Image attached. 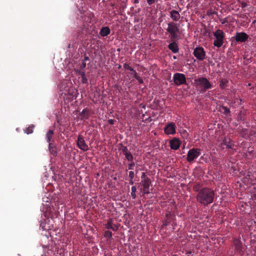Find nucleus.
Listing matches in <instances>:
<instances>
[{
	"label": "nucleus",
	"instance_id": "nucleus-35",
	"mask_svg": "<svg viewBox=\"0 0 256 256\" xmlns=\"http://www.w3.org/2000/svg\"><path fill=\"white\" fill-rule=\"evenodd\" d=\"M132 72L130 74L132 75L135 78L138 77V76L136 71L133 68V70H131Z\"/></svg>",
	"mask_w": 256,
	"mask_h": 256
},
{
	"label": "nucleus",
	"instance_id": "nucleus-36",
	"mask_svg": "<svg viewBox=\"0 0 256 256\" xmlns=\"http://www.w3.org/2000/svg\"><path fill=\"white\" fill-rule=\"evenodd\" d=\"M144 194H148L150 193V188H143Z\"/></svg>",
	"mask_w": 256,
	"mask_h": 256
},
{
	"label": "nucleus",
	"instance_id": "nucleus-26",
	"mask_svg": "<svg viewBox=\"0 0 256 256\" xmlns=\"http://www.w3.org/2000/svg\"><path fill=\"white\" fill-rule=\"evenodd\" d=\"M34 127V125L33 124L24 130L25 132L27 134H30L32 133Z\"/></svg>",
	"mask_w": 256,
	"mask_h": 256
},
{
	"label": "nucleus",
	"instance_id": "nucleus-30",
	"mask_svg": "<svg viewBox=\"0 0 256 256\" xmlns=\"http://www.w3.org/2000/svg\"><path fill=\"white\" fill-rule=\"evenodd\" d=\"M206 14L208 16L218 15V12L212 10H208L206 12Z\"/></svg>",
	"mask_w": 256,
	"mask_h": 256
},
{
	"label": "nucleus",
	"instance_id": "nucleus-32",
	"mask_svg": "<svg viewBox=\"0 0 256 256\" xmlns=\"http://www.w3.org/2000/svg\"><path fill=\"white\" fill-rule=\"evenodd\" d=\"M130 162L128 164V170H132L134 168V160L132 161H129Z\"/></svg>",
	"mask_w": 256,
	"mask_h": 256
},
{
	"label": "nucleus",
	"instance_id": "nucleus-27",
	"mask_svg": "<svg viewBox=\"0 0 256 256\" xmlns=\"http://www.w3.org/2000/svg\"><path fill=\"white\" fill-rule=\"evenodd\" d=\"M136 188L135 186H132V192H131V196L133 199H135L136 198Z\"/></svg>",
	"mask_w": 256,
	"mask_h": 256
},
{
	"label": "nucleus",
	"instance_id": "nucleus-23",
	"mask_svg": "<svg viewBox=\"0 0 256 256\" xmlns=\"http://www.w3.org/2000/svg\"><path fill=\"white\" fill-rule=\"evenodd\" d=\"M54 134V131L51 130H49L48 132L46 134V141L48 142H50L51 139L52 138Z\"/></svg>",
	"mask_w": 256,
	"mask_h": 256
},
{
	"label": "nucleus",
	"instance_id": "nucleus-18",
	"mask_svg": "<svg viewBox=\"0 0 256 256\" xmlns=\"http://www.w3.org/2000/svg\"><path fill=\"white\" fill-rule=\"evenodd\" d=\"M166 219L164 220L163 222V226H167L170 222H171L172 220H173V217L170 214H166Z\"/></svg>",
	"mask_w": 256,
	"mask_h": 256
},
{
	"label": "nucleus",
	"instance_id": "nucleus-34",
	"mask_svg": "<svg viewBox=\"0 0 256 256\" xmlns=\"http://www.w3.org/2000/svg\"><path fill=\"white\" fill-rule=\"evenodd\" d=\"M124 68L126 70H129L130 71L133 70V68H132L131 66H130L128 64L125 63L124 64Z\"/></svg>",
	"mask_w": 256,
	"mask_h": 256
},
{
	"label": "nucleus",
	"instance_id": "nucleus-53",
	"mask_svg": "<svg viewBox=\"0 0 256 256\" xmlns=\"http://www.w3.org/2000/svg\"><path fill=\"white\" fill-rule=\"evenodd\" d=\"M121 68V66H120V65H119V66H118V68Z\"/></svg>",
	"mask_w": 256,
	"mask_h": 256
},
{
	"label": "nucleus",
	"instance_id": "nucleus-39",
	"mask_svg": "<svg viewBox=\"0 0 256 256\" xmlns=\"http://www.w3.org/2000/svg\"><path fill=\"white\" fill-rule=\"evenodd\" d=\"M82 70L80 69V70H79L78 72V73L81 76V78L82 77H84V76H86V74H85V72H84V71H82Z\"/></svg>",
	"mask_w": 256,
	"mask_h": 256
},
{
	"label": "nucleus",
	"instance_id": "nucleus-37",
	"mask_svg": "<svg viewBox=\"0 0 256 256\" xmlns=\"http://www.w3.org/2000/svg\"><path fill=\"white\" fill-rule=\"evenodd\" d=\"M142 181L144 180H146V178H149L146 175V174L145 172H142L141 176Z\"/></svg>",
	"mask_w": 256,
	"mask_h": 256
},
{
	"label": "nucleus",
	"instance_id": "nucleus-16",
	"mask_svg": "<svg viewBox=\"0 0 256 256\" xmlns=\"http://www.w3.org/2000/svg\"><path fill=\"white\" fill-rule=\"evenodd\" d=\"M170 16L173 20L176 22L178 21L180 18L179 12L176 10H172L170 12Z\"/></svg>",
	"mask_w": 256,
	"mask_h": 256
},
{
	"label": "nucleus",
	"instance_id": "nucleus-4",
	"mask_svg": "<svg viewBox=\"0 0 256 256\" xmlns=\"http://www.w3.org/2000/svg\"><path fill=\"white\" fill-rule=\"evenodd\" d=\"M214 36L216 38L213 44L214 46L217 48L221 47L224 43V33L222 30L218 29L214 33Z\"/></svg>",
	"mask_w": 256,
	"mask_h": 256
},
{
	"label": "nucleus",
	"instance_id": "nucleus-47",
	"mask_svg": "<svg viewBox=\"0 0 256 256\" xmlns=\"http://www.w3.org/2000/svg\"><path fill=\"white\" fill-rule=\"evenodd\" d=\"M134 182L133 181V179H130V180H129V184L131 185H132L134 184Z\"/></svg>",
	"mask_w": 256,
	"mask_h": 256
},
{
	"label": "nucleus",
	"instance_id": "nucleus-48",
	"mask_svg": "<svg viewBox=\"0 0 256 256\" xmlns=\"http://www.w3.org/2000/svg\"><path fill=\"white\" fill-rule=\"evenodd\" d=\"M113 227H114V228H117V230L118 229V226H116V225H115V224H113Z\"/></svg>",
	"mask_w": 256,
	"mask_h": 256
},
{
	"label": "nucleus",
	"instance_id": "nucleus-44",
	"mask_svg": "<svg viewBox=\"0 0 256 256\" xmlns=\"http://www.w3.org/2000/svg\"><path fill=\"white\" fill-rule=\"evenodd\" d=\"M115 122H116V120H113V119H109L108 120V124H111V125L114 124Z\"/></svg>",
	"mask_w": 256,
	"mask_h": 256
},
{
	"label": "nucleus",
	"instance_id": "nucleus-31",
	"mask_svg": "<svg viewBox=\"0 0 256 256\" xmlns=\"http://www.w3.org/2000/svg\"><path fill=\"white\" fill-rule=\"evenodd\" d=\"M120 145H121V148H122V154H126V153H127L128 152H129V150H128L127 146H124L122 144Z\"/></svg>",
	"mask_w": 256,
	"mask_h": 256
},
{
	"label": "nucleus",
	"instance_id": "nucleus-21",
	"mask_svg": "<svg viewBox=\"0 0 256 256\" xmlns=\"http://www.w3.org/2000/svg\"><path fill=\"white\" fill-rule=\"evenodd\" d=\"M140 184H142L143 188H150L151 184V180L150 178H146V180L141 181Z\"/></svg>",
	"mask_w": 256,
	"mask_h": 256
},
{
	"label": "nucleus",
	"instance_id": "nucleus-10",
	"mask_svg": "<svg viewBox=\"0 0 256 256\" xmlns=\"http://www.w3.org/2000/svg\"><path fill=\"white\" fill-rule=\"evenodd\" d=\"M224 146L228 148H233L234 144L230 138L224 137L222 142L220 144V146L222 149H224Z\"/></svg>",
	"mask_w": 256,
	"mask_h": 256
},
{
	"label": "nucleus",
	"instance_id": "nucleus-25",
	"mask_svg": "<svg viewBox=\"0 0 256 256\" xmlns=\"http://www.w3.org/2000/svg\"><path fill=\"white\" fill-rule=\"evenodd\" d=\"M126 159L128 161H132L134 160V156L130 152L124 154Z\"/></svg>",
	"mask_w": 256,
	"mask_h": 256
},
{
	"label": "nucleus",
	"instance_id": "nucleus-41",
	"mask_svg": "<svg viewBox=\"0 0 256 256\" xmlns=\"http://www.w3.org/2000/svg\"><path fill=\"white\" fill-rule=\"evenodd\" d=\"M146 2L149 5H152L155 3L156 0H146Z\"/></svg>",
	"mask_w": 256,
	"mask_h": 256
},
{
	"label": "nucleus",
	"instance_id": "nucleus-43",
	"mask_svg": "<svg viewBox=\"0 0 256 256\" xmlns=\"http://www.w3.org/2000/svg\"><path fill=\"white\" fill-rule=\"evenodd\" d=\"M86 66V62H82V64H81L80 66V68L81 70H83L84 68Z\"/></svg>",
	"mask_w": 256,
	"mask_h": 256
},
{
	"label": "nucleus",
	"instance_id": "nucleus-6",
	"mask_svg": "<svg viewBox=\"0 0 256 256\" xmlns=\"http://www.w3.org/2000/svg\"><path fill=\"white\" fill-rule=\"evenodd\" d=\"M173 80L175 85L177 86L186 83V77L184 74L182 73H175L173 76Z\"/></svg>",
	"mask_w": 256,
	"mask_h": 256
},
{
	"label": "nucleus",
	"instance_id": "nucleus-7",
	"mask_svg": "<svg viewBox=\"0 0 256 256\" xmlns=\"http://www.w3.org/2000/svg\"><path fill=\"white\" fill-rule=\"evenodd\" d=\"M193 54L197 60L200 61L204 60L206 56L204 48L201 46L196 48L194 50Z\"/></svg>",
	"mask_w": 256,
	"mask_h": 256
},
{
	"label": "nucleus",
	"instance_id": "nucleus-3",
	"mask_svg": "<svg viewBox=\"0 0 256 256\" xmlns=\"http://www.w3.org/2000/svg\"><path fill=\"white\" fill-rule=\"evenodd\" d=\"M196 84L199 86L200 88V92H204L207 90L212 88V84L208 80L204 77L199 78L194 80Z\"/></svg>",
	"mask_w": 256,
	"mask_h": 256
},
{
	"label": "nucleus",
	"instance_id": "nucleus-8",
	"mask_svg": "<svg viewBox=\"0 0 256 256\" xmlns=\"http://www.w3.org/2000/svg\"><path fill=\"white\" fill-rule=\"evenodd\" d=\"M176 124L171 122L166 124L164 128V131L166 135H173L176 133Z\"/></svg>",
	"mask_w": 256,
	"mask_h": 256
},
{
	"label": "nucleus",
	"instance_id": "nucleus-22",
	"mask_svg": "<svg viewBox=\"0 0 256 256\" xmlns=\"http://www.w3.org/2000/svg\"><path fill=\"white\" fill-rule=\"evenodd\" d=\"M247 176H248V178L250 179L252 181L256 180V171L254 172L250 171L248 172Z\"/></svg>",
	"mask_w": 256,
	"mask_h": 256
},
{
	"label": "nucleus",
	"instance_id": "nucleus-40",
	"mask_svg": "<svg viewBox=\"0 0 256 256\" xmlns=\"http://www.w3.org/2000/svg\"><path fill=\"white\" fill-rule=\"evenodd\" d=\"M136 79L138 80L140 84H142L144 82L142 79L139 76L136 77Z\"/></svg>",
	"mask_w": 256,
	"mask_h": 256
},
{
	"label": "nucleus",
	"instance_id": "nucleus-11",
	"mask_svg": "<svg viewBox=\"0 0 256 256\" xmlns=\"http://www.w3.org/2000/svg\"><path fill=\"white\" fill-rule=\"evenodd\" d=\"M77 145L79 148L86 152L88 150V146L86 144L84 140L81 136H78L77 140Z\"/></svg>",
	"mask_w": 256,
	"mask_h": 256
},
{
	"label": "nucleus",
	"instance_id": "nucleus-38",
	"mask_svg": "<svg viewBox=\"0 0 256 256\" xmlns=\"http://www.w3.org/2000/svg\"><path fill=\"white\" fill-rule=\"evenodd\" d=\"M128 177L130 179H133L134 177V173L132 171L129 172Z\"/></svg>",
	"mask_w": 256,
	"mask_h": 256
},
{
	"label": "nucleus",
	"instance_id": "nucleus-2",
	"mask_svg": "<svg viewBox=\"0 0 256 256\" xmlns=\"http://www.w3.org/2000/svg\"><path fill=\"white\" fill-rule=\"evenodd\" d=\"M166 30L170 33L169 38L171 41H175L178 38V33L180 30L176 24L172 22H169L168 24V27Z\"/></svg>",
	"mask_w": 256,
	"mask_h": 256
},
{
	"label": "nucleus",
	"instance_id": "nucleus-51",
	"mask_svg": "<svg viewBox=\"0 0 256 256\" xmlns=\"http://www.w3.org/2000/svg\"><path fill=\"white\" fill-rule=\"evenodd\" d=\"M138 0H134V3H138Z\"/></svg>",
	"mask_w": 256,
	"mask_h": 256
},
{
	"label": "nucleus",
	"instance_id": "nucleus-33",
	"mask_svg": "<svg viewBox=\"0 0 256 256\" xmlns=\"http://www.w3.org/2000/svg\"><path fill=\"white\" fill-rule=\"evenodd\" d=\"M82 82L83 84H86L87 86L88 85V80L86 77V76H84V77L82 78Z\"/></svg>",
	"mask_w": 256,
	"mask_h": 256
},
{
	"label": "nucleus",
	"instance_id": "nucleus-29",
	"mask_svg": "<svg viewBox=\"0 0 256 256\" xmlns=\"http://www.w3.org/2000/svg\"><path fill=\"white\" fill-rule=\"evenodd\" d=\"M112 232L109 230H106L104 232V236L105 238H107L108 239L111 238L112 236Z\"/></svg>",
	"mask_w": 256,
	"mask_h": 256
},
{
	"label": "nucleus",
	"instance_id": "nucleus-45",
	"mask_svg": "<svg viewBox=\"0 0 256 256\" xmlns=\"http://www.w3.org/2000/svg\"><path fill=\"white\" fill-rule=\"evenodd\" d=\"M246 6H247V4H246V2H241V4H240V6H241L242 8H244L246 7Z\"/></svg>",
	"mask_w": 256,
	"mask_h": 256
},
{
	"label": "nucleus",
	"instance_id": "nucleus-14",
	"mask_svg": "<svg viewBox=\"0 0 256 256\" xmlns=\"http://www.w3.org/2000/svg\"><path fill=\"white\" fill-rule=\"evenodd\" d=\"M168 48L173 52L176 53L178 52L179 48L177 43L175 41H172V42L168 45Z\"/></svg>",
	"mask_w": 256,
	"mask_h": 256
},
{
	"label": "nucleus",
	"instance_id": "nucleus-12",
	"mask_svg": "<svg viewBox=\"0 0 256 256\" xmlns=\"http://www.w3.org/2000/svg\"><path fill=\"white\" fill-rule=\"evenodd\" d=\"M181 142L178 138H174L170 140V148L174 150H176L179 148Z\"/></svg>",
	"mask_w": 256,
	"mask_h": 256
},
{
	"label": "nucleus",
	"instance_id": "nucleus-5",
	"mask_svg": "<svg viewBox=\"0 0 256 256\" xmlns=\"http://www.w3.org/2000/svg\"><path fill=\"white\" fill-rule=\"evenodd\" d=\"M200 150L197 148L190 149L187 154L186 160L189 162H192L200 154Z\"/></svg>",
	"mask_w": 256,
	"mask_h": 256
},
{
	"label": "nucleus",
	"instance_id": "nucleus-28",
	"mask_svg": "<svg viewBox=\"0 0 256 256\" xmlns=\"http://www.w3.org/2000/svg\"><path fill=\"white\" fill-rule=\"evenodd\" d=\"M228 81L226 79H222L220 80V86L222 88H224L226 86Z\"/></svg>",
	"mask_w": 256,
	"mask_h": 256
},
{
	"label": "nucleus",
	"instance_id": "nucleus-24",
	"mask_svg": "<svg viewBox=\"0 0 256 256\" xmlns=\"http://www.w3.org/2000/svg\"><path fill=\"white\" fill-rule=\"evenodd\" d=\"M234 245L236 249L240 248L242 246V243L240 240L237 238H234Z\"/></svg>",
	"mask_w": 256,
	"mask_h": 256
},
{
	"label": "nucleus",
	"instance_id": "nucleus-15",
	"mask_svg": "<svg viewBox=\"0 0 256 256\" xmlns=\"http://www.w3.org/2000/svg\"><path fill=\"white\" fill-rule=\"evenodd\" d=\"M48 149L51 154L54 156H57L58 152L56 147L53 142L49 143Z\"/></svg>",
	"mask_w": 256,
	"mask_h": 256
},
{
	"label": "nucleus",
	"instance_id": "nucleus-20",
	"mask_svg": "<svg viewBox=\"0 0 256 256\" xmlns=\"http://www.w3.org/2000/svg\"><path fill=\"white\" fill-rule=\"evenodd\" d=\"M219 111L226 116H228L230 114V110L227 107L224 106H220Z\"/></svg>",
	"mask_w": 256,
	"mask_h": 256
},
{
	"label": "nucleus",
	"instance_id": "nucleus-50",
	"mask_svg": "<svg viewBox=\"0 0 256 256\" xmlns=\"http://www.w3.org/2000/svg\"><path fill=\"white\" fill-rule=\"evenodd\" d=\"M70 46H71V44H68V48H70Z\"/></svg>",
	"mask_w": 256,
	"mask_h": 256
},
{
	"label": "nucleus",
	"instance_id": "nucleus-49",
	"mask_svg": "<svg viewBox=\"0 0 256 256\" xmlns=\"http://www.w3.org/2000/svg\"><path fill=\"white\" fill-rule=\"evenodd\" d=\"M191 254V252H190V251L187 252H186V254Z\"/></svg>",
	"mask_w": 256,
	"mask_h": 256
},
{
	"label": "nucleus",
	"instance_id": "nucleus-46",
	"mask_svg": "<svg viewBox=\"0 0 256 256\" xmlns=\"http://www.w3.org/2000/svg\"><path fill=\"white\" fill-rule=\"evenodd\" d=\"M88 60H89L88 57V56H84L83 62H86V61Z\"/></svg>",
	"mask_w": 256,
	"mask_h": 256
},
{
	"label": "nucleus",
	"instance_id": "nucleus-9",
	"mask_svg": "<svg viewBox=\"0 0 256 256\" xmlns=\"http://www.w3.org/2000/svg\"><path fill=\"white\" fill-rule=\"evenodd\" d=\"M232 38L238 42H244L248 40V36L244 32H237Z\"/></svg>",
	"mask_w": 256,
	"mask_h": 256
},
{
	"label": "nucleus",
	"instance_id": "nucleus-52",
	"mask_svg": "<svg viewBox=\"0 0 256 256\" xmlns=\"http://www.w3.org/2000/svg\"><path fill=\"white\" fill-rule=\"evenodd\" d=\"M173 58H174V59H176V56H173Z\"/></svg>",
	"mask_w": 256,
	"mask_h": 256
},
{
	"label": "nucleus",
	"instance_id": "nucleus-13",
	"mask_svg": "<svg viewBox=\"0 0 256 256\" xmlns=\"http://www.w3.org/2000/svg\"><path fill=\"white\" fill-rule=\"evenodd\" d=\"M80 116V120L85 121L89 118L90 116V112L87 108L84 109L82 112L79 114Z\"/></svg>",
	"mask_w": 256,
	"mask_h": 256
},
{
	"label": "nucleus",
	"instance_id": "nucleus-1",
	"mask_svg": "<svg viewBox=\"0 0 256 256\" xmlns=\"http://www.w3.org/2000/svg\"><path fill=\"white\" fill-rule=\"evenodd\" d=\"M214 192L211 188H204L200 189L196 195V200L204 206L212 203L214 200Z\"/></svg>",
	"mask_w": 256,
	"mask_h": 256
},
{
	"label": "nucleus",
	"instance_id": "nucleus-19",
	"mask_svg": "<svg viewBox=\"0 0 256 256\" xmlns=\"http://www.w3.org/2000/svg\"><path fill=\"white\" fill-rule=\"evenodd\" d=\"M113 221L114 220L112 218H110L108 220V222L105 224V227L107 229H112L114 231H116L117 230V228H114L112 224Z\"/></svg>",
	"mask_w": 256,
	"mask_h": 256
},
{
	"label": "nucleus",
	"instance_id": "nucleus-17",
	"mask_svg": "<svg viewBox=\"0 0 256 256\" xmlns=\"http://www.w3.org/2000/svg\"><path fill=\"white\" fill-rule=\"evenodd\" d=\"M110 30L108 26H104L102 28L100 34L102 36H106L110 34Z\"/></svg>",
	"mask_w": 256,
	"mask_h": 256
},
{
	"label": "nucleus",
	"instance_id": "nucleus-42",
	"mask_svg": "<svg viewBox=\"0 0 256 256\" xmlns=\"http://www.w3.org/2000/svg\"><path fill=\"white\" fill-rule=\"evenodd\" d=\"M220 21L221 22V23L222 24H224L228 22V20H227V18H225L224 19H220Z\"/></svg>",
	"mask_w": 256,
	"mask_h": 256
}]
</instances>
